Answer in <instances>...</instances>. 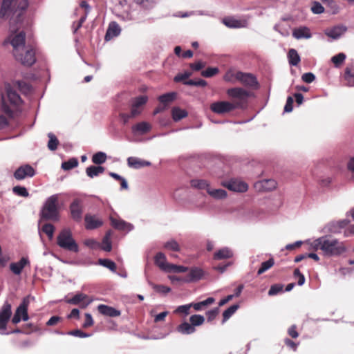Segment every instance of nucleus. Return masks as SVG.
Returning a JSON list of instances; mask_svg holds the SVG:
<instances>
[{
	"instance_id": "nucleus-1",
	"label": "nucleus",
	"mask_w": 354,
	"mask_h": 354,
	"mask_svg": "<svg viewBox=\"0 0 354 354\" xmlns=\"http://www.w3.org/2000/svg\"><path fill=\"white\" fill-rule=\"evenodd\" d=\"M310 245L313 250H320L324 255L328 257L339 256L346 251V248L343 242L327 236H323L313 240L310 242Z\"/></svg>"
},
{
	"instance_id": "nucleus-2",
	"label": "nucleus",
	"mask_w": 354,
	"mask_h": 354,
	"mask_svg": "<svg viewBox=\"0 0 354 354\" xmlns=\"http://www.w3.org/2000/svg\"><path fill=\"white\" fill-rule=\"evenodd\" d=\"M6 95L2 96V109L9 116L22 103L19 95L10 85L6 86Z\"/></svg>"
},
{
	"instance_id": "nucleus-3",
	"label": "nucleus",
	"mask_w": 354,
	"mask_h": 354,
	"mask_svg": "<svg viewBox=\"0 0 354 354\" xmlns=\"http://www.w3.org/2000/svg\"><path fill=\"white\" fill-rule=\"evenodd\" d=\"M41 216L46 220L58 219V196L54 194L45 201L41 209Z\"/></svg>"
},
{
	"instance_id": "nucleus-4",
	"label": "nucleus",
	"mask_w": 354,
	"mask_h": 354,
	"mask_svg": "<svg viewBox=\"0 0 354 354\" xmlns=\"http://www.w3.org/2000/svg\"><path fill=\"white\" fill-rule=\"evenodd\" d=\"M57 245L66 250L77 252L79 247L73 238L71 232L68 229L62 230L57 238Z\"/></svg>"
},
{
	"instance_id": "nucleus-5",
	"label": "nucleus",
	"mask_w": 354,
	"mask_h": 354,
	"mask_svg": "<svg viewBox=\"0 0 354 354\" xmlns=\"http://www.w3.org/2000/svg\"><path fill=\"white\" fill-rule=\"evenodd\" d=\"M13 56L17 62L26 66H30L36 62L35 50L30 45L24 47L23 49L15 53Z\"/></svg>"
},
{
	"instance_id": "nucleus-6",
	"label": "nucleus",
	"mask_w": 354,
	"mask_h": 354,
	"mask_svg": "<svg viewBox=\"0 0 354 354\" xmlns=\"http://www.w3.org/2000/svg\"><path fill=\"white\" fill-rule=\"evenodd\" d=\"M15 0H3L1 8L0 10V17H4L11 12L17 13L18 10L21 12L24 10L28 5L27 0L21 1L17 8H15ZM17 15H20L21 12Z\"/></svg>"
},
{
	"instance_id": "nucleus-7",
	"label": "nucleus",
	"mask_w": 354,
	"mask_h": 354,
	"mask_svg": "<svg viewBox=\"0 0 354 354\" xmlns=\"http://www.w3.org/2000/svg\"><path fill=\"white\" fill-rule=\"evenodd\" d=\"M239 106L240 103L239 102L232 103L227 101H218L212 103L210 105V109L215 113L223 115L234 110L236 108L239 107Z\"/></svg>"
},
{
	"instance_id": "nucleus-8",
	"label": "nucleus",
	"mask_w": 354,
	"mask_h": 354,
	"mask_svg": "<svg viewBox=\"0 0 354 354\" xmlns=\"http://www.w3.org/2000/svg\"><path fill=\"white\" fill-rule=\"evenodd\" d=\"M7 42H9L12 46V55L28 46L26 45V35L23 31L11 34L5 41V43Z\"/></svg>"
},
{
	"instance_id": "nucleus-9",
	"label": "nucleus",
	"mask_w": 354,
	"mask_h": 354,
	"mask_svg": "<svg viewBox=\"0 0 354 354\" xmlns=\"http://www.w3.org/2000/svg\"><path fill=\"white\" fill-rule=\"evenodd\" d=\"M12 315L11 305L6 301L0 309V334L7 335L6 326Z\"/></svg>"
},
{
	"instance_id": "nucleus-10",
	"label": "nucleus",
	"mask_w": 354,
	"mask_h": 354,
	"mask_svg": "<svg viewBox=\"0 0 354 354\" xmlns=\"http://www.w3.org/2000/svg\"><path fill=\"white\" fill-rule=\"evenodd\" d=\"M29 305V298L26 297L23 299L21 304L17 307L15 315L12 319V322L17 324L21 322V320L27 321L29 319L28 315V307Z\"/></svg>"
},
{
	"instance_id": "nucleus-11",
	"label": "nucleus",
	"mask_w": 354,
	"mask_h": 354,
	"mask_svg": "<svg viewBox=\"0 0 354 354\" xmlns=\"http://www.w3.org/2000/svg\"><path fill=\"white\" fill-rule=\"evenodd\" d=\"M227 95L240 103L239 107L242 106L243 102H246L247 99L250 97V93L247 90L242 88H232L227 91Z\"/></svg>"
},
{
	"instance_id": "nucleus-12",
	"label": "nucleus",
	"mask_w": 354,
	"mask_h": 354,
	"mask_svg": "<svg viewBox=\"0 0 354 354\" xmlns=\"http://www.w3.org/2000/svg\"><path fill=\"white\" fill-rule=\"evenodd\" d=\"M35 175V170L30 165H24L19 167L14 173V177L21 180L26 178H32Z\"/></svg>"
},
{
	"instance_id": "nucleus-13",
	"label": "nucleus",
	"mask_w": 354,
	"mask_h": 354,
	"mask_svg": "<svg viewBox=\"0 0 354 354\" xmlns=\"http://www.w3.org/2000/svg\"><path fill=\"white\" fill-rule=\"evenodd\" d=\"M148 97L146 95H140L131 100V116L136 117L140 114L142 106L147 103Z\"/></svg>"
},
{
	"instance_id": "nucleus-14",
	"label": "nucleus",
	"mask_w": 354,
	"mask_h": 354,
	"mask_svg": "<svg viewBox=\"0 0 354 354\" xmlns=\"http://www.w3.org/2000/svg\"><path fill=\"white\" fill-rule=\"evenodd\" d=\"M236 78L237 81L246 86L254 87L257 85L256 77L250 73L236 71Z\"/></svg>"
},
{
	"instance_id": "nucleus-15",
	"label": "nucleus",
	"mask_w": 354,
	"mask_h": 354,
	"mask_svg": "<svg viewBox=\"0 0 354 354\" xmlns=\"http://www.w3.org/2000/svg\"><path fill=\"white\" fill-rule=\"evenodd\" d=\"M348 223L349 221L347 219L331 221L326 225V229L328 232L338 234L341 232L342 230L344 229Z\"/></svg>"
},
{
	"instance_id": "nucleus-16",
	"label": "nucleus",
	"mask_w": 354,
	"mask_h": 354,
	"mask_svg": "<svg viewBox=\"0 0 354 354\" xmlns=\"http://www.w3.org/2000/svg\"><path fill=\"white\" fill-rule=\"evenodd\" d=\"M223 185L228 189L236 192H245L248 189V186L245 183L238 180H231L223 183Z\"/></svg>"
},
{
	"instance_id": "nucleus-17",
	"label": "nucleus",
	"mask_w": 354,
	"mask_h": 354,
	"mask_svg": "<svg viewBox=\"0 0 354 354\" xmlns=\"http://www.w3.org/2000/svg\"><path fill=\"white\" fill-rule=\"evenodd\" d=\"M72 218L76 221H80L82 214V205L80 199H75L70 205Z\"/></svg>"
},
{
	"instance_id": "nucleus-18",
	"label": "nucleus",
	"mask_w": 354,
	"mask_h": 354,
	"mask_svg": "<svg viewBox=\"0 0 354 354\" xmlns=\"http://www.w3.org/2000/svg\"><path fill=\"white\" fill-rule=\"evenodd\" d=\"M223 23L230 28H245L248 25L246 19H238L234 17H226L223 19Z\"/></svg>"
},
{
	"instance_id": "nucleus-19",
	"label": "nucleus",
	"mask_w": 354,
	"mask_h": 354,
	"mask_svg": "<svg viewBox=\"0 0 354 354\" xmlns=\"http://www.w3.org/2000/svg\"><path fill=\"white\" fill-rule=\"evenodd\" d=\"M28 265H30V261L28 257H22L19 261L11 263L10 270L13 274L19 275L23 269Z\"/></svg>"
},
{
	"instance_id": "nucleus-20",
	"label": "nucleus",
	"mask_w": 354,
	"mask_h": 354,
	"mask_svg": "<svg viewBox=\"0 0 354 354\" xmlns=\"http://www.w3.org/2000/svg\"><path fill=\"white\" fill-rule=\"evenodd\" d=\"M255 187L259 191L270 192L277 187V182L273 179H265L257 182Z\"/></svg>"
},
{
	"instance_id": "nucleus-21",
	"label": "nucleus",
	"mask_w": 354,
	"mask_h": 354,
	"mask_svg": "<svg viewBox=\"0 0 354 354\" xmlns=\"http://www.w3.org/2000/svg\"><path fill=\"white\" fill-rule=\"evenodd\" d=\"M87 299V296L83 293L76 294L74 297L67 300V302L73 305H80L81 308H85L87 306L90 304L91 300H88L85 301V299Z\"/></svg>"
},
{
	"instance_id": "nucleus-22",
	"label": "nucleus",
	"mask_w": 354,
	"mask_h": 354,
	"mask_svg": "<svg viewBox=\"0 0 354 354\" xmlns=\"http://www.w3.org/2000/svg\"><path fill=\"white\" fill-rule=\"evenodd\" d=\"M85 227L87 230H93L100 227L102 225L101 219L96 216L86 214L85 216Z\"/></svg>"
},
{
	"instance_id": "nucleus-23",
	"label": "nucleus",
	"mask_w": 354,
	"mask_h": 354,
	"mask_svg": "<svg viewBox=\"0 0 354 354\" xmlns=\"http://www.w3.org/2000/svg\"><path fill=\"white\" fill-rule=\"evenodd\" d=\"M155 264L162 271L167 272L171 263L167 261L165 255L162 252H158L154 258Z\"/></svg>"
},
{
	"instance_id": "nucleus-24",
	"label": "nucleus",
	"mask_w": 354,
	"mask_h": 354,
	"mask_svg": "<svg viewBox=\"0 0 354 354\" xmlns=\"http://www.w3.org/2000/svg\"><path fill=\"white\" fill-rule=\"evenodd\" d=\"M127 165L129 167L140 169L141 167L150 166L151 162L136 157H129L127 158Z\"/></svg>"
},
{
	"instance_id": "nucleus-25",
	"label": "nucleus",
	"mask_w": 354,
	"mask_h": 354,
	"mask_svg": "<svg viewBox=\"0 0 354 354\" xmlns=\"http://www.w3.org/2000/svg\"><path fill=\"white\" fill-rule=\"evenodd\" d=\"M121 29L116 22H111L106 30L105 40L109 41L120 35Z\"/></svg>"
},
{
	"instance_id": "nucleus-26",
	"label": "nucleus",
	"mask_w": 354,
	"mask_h": 354,
	"mask_svg": "<svg viewBox=\"0 0 354 354\" xmlns=\"http://www.w3.org/2000/svg\"><path fill=\"white\" fill-rule=\"evenodd\" d=\"M292 36L297 39H309L312 35L308 28L306 26H301L293 30Z\"/></svg>"
},
{
	"instance_id": "nucleus-27",
	"label": "nucleus",
	"mask_w": 354,
	"mask_h": 354,
	"mask_svg": "<svg viewBox=\"0 0 354 354\" xmlns=\"http://www.w3.org/2000/svg\"><path fill=\"white\" fill-rule=\"evenodd\" d=\"M111 221L112 225L115 228L120 230L131 231L133 228V226L131 223H127L126 221L122 219H118L111 217Z\"/></svg>"
},
{
	"instance_id": "nucleus-28",
	"label": "nucleus",
	"mask_w": 354,
	"mask_h": 354,
	"mask_svg": "<svg viewBox=\"0 0 354 354\" xmlns=\"http://www.w3.org/2000/svg\"><path fill=\"white\" fill-rule=\"evenodd\" d=\"M97 309L101 314L106 316L114 317L120 315V312L119 310L106 305L100 304L98 306Z\"/></svg>"
},
{
	"instance_id": "nucleus-29",
	"label": "nucleus",
	"mask_w": 354,
	"mask_h": 354,
	"mask_svg": "<svg viewBox=\"0 0 354 354\" xmlns=\"http://www.w3.org/2000/svg\"><path fill=\"white\" fill-rule=\"evenodd\" d=\"M207 193L214 199L221 200L227 197V192L223 189L207 187Z\"/></svg>"
},
{
	"instance_id": "nucleus-30",
	"label": "nucleus",
	"mask_w": 354,
	"mask_h": 354,
	"mask_svg": "<svg viewBox=\"0 0 354 354\" xmlns=\"http://www.w3.org/2000/svg\"><path fill=\"white\" fill-rule=\"evenodd\" d=\"M203 276V271L198 268H192L189 274V278L184 279V281L185 282H190V281H196L200 280L202 277Z\"/></svg>"
},
{
	"instance_id": "nucleus-31",
	"label": "nucleus",
	"mask_w": 354,
	"mask_h": 354,
	"mask_svg": "<svg viewBox=\"0 0 354 354\" xmlns=\"http://www.w3.org/2000/svg\"><path fill=\"white\" fill-rule=\"evenodd\" d=\"M232 256L233 252L230 248H223L214 253V259L216 260H221L231 258Z\"/></svg>"
},
{
	"instance_id": "nucleus-32",
	"label": "nucleus",
	"mask_w": 354,
	"mask_h": 354,
	"mask_svg": "<svg viewBox=\"0 0 354 354\" xmlns=\"http://www.w3.org/2000/svg\"><path fill=\"white\" fill-rule=\"evenodd\" d=\"M346 31V28L344 27V26H337V27H335L330 30H328L326 34L334 39H337L338 38H339Z\"/></svg>"
},
{
	"instance_id": "nucleus-33",
	"label": "nucleus",
	"mask_w": 354,
	"mask_h": 354,
	"mask_svg": "<svg viewBox=\"0 0 354 354\" xmlns=\"http://www.w3.org/2000/svg\"><path fill=\"white\" fill-rule=\"evenodd\" d=\"M344 78L349 86H354V66H347L345 68Z\"/></svg>"
},
{
	"instance_id": "nucleus-34",
	"label": "nucleus",
	"mask_w": 354,
	"mask_h": 354,
	"mask_svg": "<svg viewBox=\"0 0 354 354\" xmlns=\"http://www.w3.org/2000/svg\"><path fill=\"white\" fill-rule=\"evenodd\" d=\"M151 129V126L146 122H139L132 127L133 132H138L140 134H144L148 132Z\"/></svg>"
},
{
	"instance_id": "nucleus-35",
	"label": "nucleus",
	"mask_w": 354,
	"mask_h": 354,
	"mask_svg": "<svg viewBox=\"0 0 354 354\" xmlns=\"http://www.w3.org/2000/svg\"><path fill=\"white\" fill-rule=\"evenodd\" d=\"M104 171V168L101 166H90L86 168V173L90 178H93L102 174Z\"/></svg>"
},
{
	"instance_id": "nucleus-36",
	"label": "nucleus",
	"mask_w": 354,
	"mask_h": 354,
	"mask_svg": "<svg viewBox=\"0 0 354 354\" xmlns=\"http://www.w3.org/2000/svg\"><path fill=\"white\" fill-rule=\"evenodd\" d=\"M195 330V328L187 322H183L178 326V331L184 335L192 334L194 333Z\"/></svg>"
},
{
	"instance_id": "nucleus-37",
	"label": "nucleus",
	"mask_w": 354,
	"mask_h": 354,
	"mask_svg": "<svg viewBox=\"0 0 354 354\" xmlns=\"http://www.w3.org/2000/svg\"><path fill=\"white\" fill-rule=\"evenodd\" d=\"M289 64L297 66L300 62V57L295 49L291 48L288 53Z\"/></svg>"
},
{
	"instance_id": "nucleus-38",
	"label": "nucleus",
	"mask_w": 354,
	"mask_h": 354,
	"mask_svg": "<svg viewBox=\"0 0 354 354\" xmlns=\"http://www.w3.org/2000/svg\"><path fill=\"white\" fill-rule=\"evenodd\" d=\"M187 115V113L185 110L174 107L172 109V118L174 120L178 121Z\"/></svg>"
},
{
	"instance_id": "nucleus-39",
	"label": "nucleus",
	"mask_w": 354,
	"mask_h": 354,
	"mask_svg": "<svg viewBox=\"0 0 354 354\" xmlns=\"http://www.w3.org/2000/svg\"><path fill=\"white\" fill-rule=\"evenodd\" d=\"M101 248L106 252H110L112 248L111 242V233L108 232L103 238Z\"/></svg>"
},
{
	"instance_id": "nucleus-40",
	"label": "nucleus",
	"mask_w": 354,
	"mask_h": 354,
	"mask_svg": "<svg viewBox=\"0 0 354 354\" xmlns=\"http://www.w3.org/2000/svg\"><path fill=\"white\" fill-rule=\"evenodd\" d=\"M176 96L175 93H167L166 94L162 95L158 97V100L160 103L163 104L166 107V106L171 102H172Z\"/></svg>"
},
{
	"instance_id": "nucleus-41",
	"label": "nucleus",
	"mask_w": 354,
	"mask_h": 354,
	"mask_svg": "<svg viewBox=\"0 0 354 354\" xmlns=\"http://www.w3.org/2000/svg\"><path fill=\"white\" fill-rule=\"evenodd\" d=\"M135 2L136 4L146 10L151 9L156 5V1L154 0H136Z\"/></svg>"
},
{
	"instance_id": "nucleus-42",
	"label": "nucleus",
	"mask_w": 354,
	"mask_h": 354,
	"mask_svg": "<svg viewBox=\"0 0 354 354\" xmlns=\"http://www.w3.org/2000/svg\"><path fill=\"white\" fill-rule=\"evenodd\" d=\"M106 155L105 153L100 151L95 153L92 157V161L95 164L100 165L105 162Z\"/></svg>"
},
{
	"instance_id": "nucleus-43",
	"label": "nucleus",
	"mask_w": 354,
	"mask_h": 354,
	"mask_svg": "<svg viewBox=\"0 0 354 354\" xmlns=\"http://www.w3.org/2000/svg\"><path fill=\"white\" fill-rule=\"evenodd\" d=\"M152 288L157 292L166 295L171 291V288L164 285H156L151 282H149Z\"/></svg>"
},
{
	"instance_id": "nucleus-44",
	"label": "nucleus",
	"mask_w": 354,
	"mask_h": 354,
	"mask_svg": "<svg viewBox=\"0 0 354 354\" xmlns=\"http://www.w3.org/2000/svg\"><path fill=\"white\" fill-rule=\"evenodd\" d=\"M190 324L195 328V326L202 325L205 322V318L201 315H194L189 318Z\"/></svg>"
},
{
	"instance_id": "nucleus-45",
	"label": "nucleus",
	"mask_w": 354,
	"mask_h": 354,
	"mask_svg": "<svg viewBox=\"0 0 354 354\" xmlns=\"http://www.w3.org/2000/svg\"><path fill=\"white\" fill-rule=\"evenodd\" d=\"M274 262L273 259H270L266 261H264L261 263V268L259 269L257 274L259 275L263 274L266 271H267L268 269L272 268L274 265Z\"/></svg>"
},
{
	"instance_id": "nucleus-46",
	"label": "nucleus",
	"mask_w": 354,
	"mask_h": 354,
	"mask_svg": "<svg viewBox=\"0 0 354 354\" xmlns=\"http://www.w3.org/2000/svg\"><path fill=\"white\" fill-rule=\"evenodd\" d=\"M238 304H234L226 309L223 313V322L227 320L239 308Z\"/></svg>"
},
{
	"instance_id": "nucleus-47",
	"label": "nucleus",
	"mask_w": 354,
	"mask_h": 354,
	"mask_svg": "<svg viewBox=\"0 0 354 354\" xmlns=\"http://www.w3.org/2000/svg\"><path fill=\"white\" fill-rule=\"evenodd\" d=\"M99 263L104 266L107 268L111 271H115L116 269V265L115 263L112 261L111 260L107 259H99Z\"/></svg>"
},
{
	"instance_id": "nucleus-48",
	"label": "nucleus",
	"mask_w": 354,
	"mask_h": 354,
	"mask_svg": "<svg viewBox=\"0 0 354 354\" xmlns=\"http://www.w3.org/2000/svg\"><path fill=\"white\" fill-rule=\"evenodd\" d=\"M192 186L198 188V189H205L207 191V187H209V185L207 181L205 180H193L191 182Z\"/></svg>"
},
{
	"instance_id": "nucleus-49",
	"label": "nucleus",
	"mask_w": 354,
	"mask_h": 354,
	"mask_svg": "<svg viewBox=\"0 0 354 354\" xmlns=\"http://www.w3.org/2000/svg\"><path fill=\"white\" fill-rule=\"evenodd\" d=\"M78 165V161L76 158H71L66 162L62 164V168L64 170H70L76 167Z\"/></svg>"
},
{
	"instance_id": "nucleus-50",
	"label": "nucleus",
	"mask_w": 354,
	"mask_h": 354,
	"mask_svg": "<svg viewBox=\"0 0 354 354\" xmlns=\"http://www.w3.org/2000/svg\"><path fill=\"white\" fill-rule=\"evenodd\" d=\"M346 55L343 53H340L331 58L332 62L336 67H339L345 60Z\"/></svg>"
},
{
	"instance_id": "nucleus-51",
	"label": "nucleus",
	"mask_w": 354,
	"mask_h": 354,
	"mask_svg": "<svg viewBox=\"0 0 354 354\" xmlns=\"http://www.w3.org/2000/svg\"><path fill=\"white\" fill-rule=\"evenodd\" d=\"M49 141L48 143V147L50 150L54 151L57 149L58 145V140L56 136L52 133H48Z\"/></svg>"
},
{
	"instance_id": "nucleus-52",
	"label": "nucleus",
	"mask_w": 354,
	"mask_h": 354,
	"mask_svg": "<svg viewBox=\"0 0 354 354\" xmlns=\"http://www.w3.org/2000/svg\"><path fill=\"white\" fill-rule=\"evenodd\" d=\"M12 191L13 193L19 196L28 197L29 196V193L25 187L15 186L12 188Z\"/></svg>"
},
{
	"instance_id": "nucleus-53",
	"label": "nucleus",
	"mask_w": 354,
	"mask_h": 354,
	"mask_svg": "<svg viewBox=\"0 0 354 354\" xmlns=\"http://www.w3.org/2000/svg\"><path fill=\"white\" fill-rule=\"evenodd\" d=\"M169 270H167V272L181 273L187 271L188 268L171 263L169 267Z\"/></svg>"
},
{
	"instance_id": "nucleus-54",
	"label": "nucleus",
	"mask_w": 354,
	"mask_h": 354,
	"mask_svg": "<svg viewBox=\"0 0 354 354\" xmlns=\"http://www.w3.org/2000/svg\"><path fill=\"white\" fill-rule=\"evenodd\" d=\"M218 73L217 67H209L201 72V75L205 77H211Z\"/></svg>"
},
{
	"instance_id": "nucleus-55",
	"label": "nucleus",
	"mask_w": 354,
	"mask_h": 354,
	"mask_svg": "<svg viewBox=\"0 0 354 354\" xmlns=\"http://www.w3.org/2000/svg\"><path fill=\"white\" fill-rule=\"evenodd\" d=\"M42 231L51 239L53 237L55 227L52 224H45L42 227Z\"/></svg>"
},
{
	"instance_id": "nucleus-56",
	"label": "nucleus",
	"mask_w": 354,
	"mask_h": 354,
	"mask_svg": "<svg viewBox=\"0 0 354 354\" xmlns=\"http://www.w3.org/2000/svg\"><path fill=\"white\" fill-rule=\"evenodd\" d=\"M165 248L169 250L179 251L180 246L175 240H170L165 243Z\"/></svg>"
},
{
	"instance_id": "nucleus-57",
	"label": "nucleus",
	"mask_w": 354,
	"mask_h": 354,
	"mask_svg": "<svg viewBox=\"0 0 354 354\" xmlns=\"http://www.w3.org/2000/svg\"><path fill=\"white\" fill-rule=\"evenodd\" d=\"M311 10L314 14H321L324 12V8L320 3L314 1L311 7Z\"/></svg>"
},
{
	"instance_id": "nucleus-58",
	"label": "nucleus",
	"mask_w": 354,
	"mask_h": 354,
	"mask_svg": "<svg viewBox=\"0 0 354 354\" xmlns=\"http://www.w3.org/2000/svg\"><path fill=\"white\" fill-rule=\"evenodd\" d=\"M192 307V304H186L178 306L176 310V313H182L185 314V315H187L189 313V309Z\"/></svg>"
},
{
	"instance_id": "nucleus-59",
	"label": "nucleus",
	"mask_w": 354,
	"mask_h": 354,
	"mask_svg": "<svg viewBox=\"0 0 354 354\" xmlns=\"http://www.w3.org/2000/svg\"><path fill=\"white\" fill-rule=\"evenodd\" d=\"M236 72L230 71L224 76V80L231 83H235L237 80L236 78Z\"/></svg>"
},
{
	"instance_id": "nucleus-60",
	"label": "nucleus",
	"mask_w": 354,
	"mask_h": 354,
	"mask_svg": "<svg viewBox=\"0 0 354 354\" xmlns=\"http://www.w3.org/2000/svg\"><path fill=\"white\" fill-rule=\"evenodd\" d=\"M80 8L84 9V13L88 14L91 10V7L86 1H81V3H80V8H76V10L75 11V15L78 14Z\"/></svg>"
},
{
	"instance_id": "nucleus-61",
	"label": "nucleus",
	"mask_w": 354,
	"mask_h": 354,
	"mask_svg": "<svg viewBox=\"0 0 354 354\" xmlns=\"http://www.w3.org/2000/svg\"><path fill=\"white\" fill-rule=\"evenodd\" d=\"M294 277L298 279L297 283L299 286H302L305 283V277L303 274H301L299 269H295L294 270Z\"/></svg>"
},
{
	"instance_id": "nucleus-62",
	"label": "nucleus",
	"mask_w": 354,
	"mask_h": 354,
	"mask_svg": "<svg viewBox=\"0 0 354 354\" xmlns=\"http://www.w3.org/2000/svg\"><path fill=\"white\" fill-rule=\"evenodd\" d=\"M282 288H283V286L281 285H278V284L273 285L270 287V288L268 291V295L270 296L275 295L278 294L279 292H280L282 290Z\"/></svg>"
},
{
	"instance_id": "nucleus-63",
	"label": "nucleus",
	"mask_w": 354,
	"mask_h": 354,
	"mask_svg": "<svg viewBox=\"0 0 354 354\" xmlns=\"http://www.w3.org/2000/svg\"><path fill=\"white\" fill-rule=\"evenodd\" d=\"M301 79L306 83H311L315 80V76L312 73H306L302 75Z\"/></svg>"
},
{
	"instance_id": "nucleus-64",
	"label": "nucleus",
	"mask_w": 354,
	"mask_h": 354,
	"mask_svg": "<svg viewBox=\"0 0 354 354\" xmlns=\"http://www.w3.org/2000/svg\"><path fill=\"white\" fill-rule=\"evenodd\" d=\"M85 245L90 248L95 249L100 246V243L94 239H88L84 241Z\"/></svg>"
}]
</instances>
